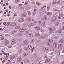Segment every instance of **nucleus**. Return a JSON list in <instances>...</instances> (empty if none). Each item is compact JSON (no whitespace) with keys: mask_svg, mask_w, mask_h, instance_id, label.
I'll list each match as a JSON object with an SVG mask.
<instances>
[{"mask_svg":"<svg viewBox=\"0 0 64 64\" xmlns=\"http://www.w3.org/2000/svg\"><path fill=\"white\" fill-rule=\"evenodd\" d=\"M10 23H11V22H8L7 23V24H8V25H9L10 24Z\"/></svg>","mask_w":64,"mask_h":64,"instance_id":"c03bdc74","label":"nucleus"},{"mask_svg":"<svg viewBox=\"0 0 64 64\" xmlns=\"http://www.w3.org/2000/svg\"><path fill=\"white\" fill-rule=\"evenodd\" d=\"M38 22V19H37L35 21H34V23H37Z\"/></svg>","mask_w":64,"mask_h":64,"instance_id":"ea45409f","label":"nucleus"},{"mask_svg":"<svg viewBox=\"0 0 64 64\" xmlns=\"http://www.w3.org/2000/svg\"><path fill=\"white\" fill-rule=\"evenodd\" d=\"M20 27L19 26H18L15 27V28L16 29H19L20 28Z\"/></svg>","mask_w":64,"mask_h":64,"instance_id":"a211bd4d","label":"nucleus"},{"mask_svg":"<svg viewBox=\"0 0 64 64\" xmlns=\"http://www.w3.org/2000/svg\"><path fill=\"white\" fill-rule=\"evenodd\" d=\"M41 32H43L44 31L43 30H41Z\"/></svg>","mask_w":64,"mask_h":64,"instance_id":"4d7b16f0","label":"nucleus"},{"mask_svg":"<svg viewBox=\"0 0 64 64\" xmlns=\"http://www.w3.org/2000/svg\"><path fill=\"white\" fill-rule=\"evenodd\" d=\"M17 46H18V47L19 48V47H21L22 46L19 44H17Z\"/></svg>","mask_w":64,"mask_h":64,"instance_id":"cd10ccee","label":"nucleus"},{"mask_svg":"<svg viewBox=\"0 0 64 64\" xmlns=\"http://www.w3.org/2000/svg\"><path fill=\"white\" fill-rule=\"evenodd\" d=\"M47 45H48V46H50V44H49V42H47Z\"/></svg>","mask_w":64,"mask_h":64,"instance_id":"49530a36","label":"nucleus"},{"mask_svg":"<svg viewBox=\"0 0 64 64\" xmlns=\"http://www.w3.org/2000/svg\"><path fill=\"white\" fill-rule=\"evenodd\" d=\"M54 28L53 29H52L51 28H48V30L50 31V32H52L53 31H55V27H54Z\"/></svg>","mask_w":64,"mask_h":64,"instance_id":"423d86ee","label":"nucleus"},{"mask_svg":"<svg viewBox=\"0 0 64 64\" xmlns=\"http://www.w3.org/2000/svg\"><path fill=\"white\" fill-rule=\"evenodd\" d=\"M59 37V36H57L56 37H55L54 38L55 39H57Z\"/></svg>","mask_w":64,"mask_h":64,"instance_id":"a19ab883","label":"nucleus"},{"mask_svg":"<svg viewBox=\"0 0 64 64\" xmlns=\"http://www.w3.org/2000/svg\"><path fill=\"white\" fill-rule=\"evenodd\" d=\"M28 14L29 15L31 14V12L30 11H28Z\"/></svg>","mask_w":64,"mask_h":64,"instance_id":"72a5a7b5","label":"nucleus"},{"mask_svg":"<svg viewBox=\"0 0 64 64\" xmlns=\"http://www.w3.org/2000/svg\"><path fill=\"white\" fill-rule=\"evenodd\" d=\"M22 60V59L21 58H18L17 61L18 62H21Z\"/></svg>","mask_w":64,"mask_h":64,"instance_id":"6e6552de","label":"nucleus"},{"mask_svg":"<svg viewBox=\"0 0 64 64\" xmlns=\"http://www.w3.org/2000/svg\"><path fill=\"white\" fill-rule=\"evenodd\" d=\"M19 18L18 20V22H23L24 20V18Z\"/></svg>","mask_w":64,"mask_h":64,"instance_id":"7ed1b4c3","label":"nucleus"},{"mask_svg":"<svg viewBox=\"0 0 64 64\" xmlns=\"http://www.w3.org/2000/svg\"><path fill=\"white\" fill-rule=\"evenodd\" d=\"M4 14H6V12H4Z\"/></svg>","mask_w":64,"mask_h":64,"instance_id":"0e129e2a","label":"nucleus"},{"mask_svg":"<svg viewBox=\"0 0 64 64\" xmlns=\"http://www.w3.org/2000/svg\"><path fill=\"white\" fill-rule=\"evenodd\" d=\"M60 3V2L59 1H58V2L57 3V4H59V3Z\"/></svg>","mask_w":64,"mask_h":64,"instance_id":"3c124183","label":"nucleus"},{"mask_svg":"<svg viewBox=\"0 0 64 64\" xmlns=\"http://www.w3.org/2000/svg\"><path fill=\"white\" fill-rule=\"evenodd\" d=\"M28 48L30 49H31L32 48V46L31 44H29L28 45Z\"/></svg>","mask_w":64,"mask_h":64,"instance_id":"f3484780","label":"nucleus"},{"mask_svg":"<svg viewBox=\"0 0 64 64\" xmlns=\"http://www.w3.org/2000/svg\"><path fill=\"white\" fill-rule=\"evenodd\" d=\"M50 8V7L49 6H47V10L48 11V10H49V9Z\"/></svg>","mask_w":64,"mask_h":64,"instance_id":"473e14b6","label":"nucleus"},{"mask_svg":"<svg viewBox=\"0 0 64 64\" xmlns=\"http://www.w3.org/2000/svg\"><path fill=\"white\" fill-rule=\"evenodd\" d=\"M34 28L38 30H40V27H39L35 26L34 27Z\"/></svg>","mask_w":64,"mask_h":64,"instance_id":"ddd939ff","label":"nucleus"},{"mask_svg":"<svg viewBox=\"0 0 64 64\" xmlns=\"http://www.w3.org/2000/svg\"><path fill=\"white\" fill-rule=\"evenodd\" d=\"M36 11H37V10H36V9H34V13H36Z\"/></svg>","mask_w":64,"mask_h":64,"instance_id":"79ce46f5","label":"nucleus"},{"mask_svg":"<svg viewBox=\"0 0 64 64\" xmlns=\"http://www.w3.org/2000/svg\"><path fill=\"white\" fill-rule=\"evenodd\" d=\"M32 21H35V20L33 19H32Z\"/></svg>","mask_w":64,"mask_h":64,"instance_id":"69168bd1","label":"nucleus"},{"mask_svg":"<svg viewBox=\"0 0 64 64\" xmlns=\"http://www.w3.org/2000/svg\"><path fill=\"white\" fill-rule=\"evenodd\" d=\"M42 61H41L40 62H39V63H41L40 64H42V63H41V62H42Z\"/></svg>","mask_w":64,"mask_h":64,"instance_id":"680f3d73","label":"nucleus"},{"mask_svg":"<svg viewBox=\"0 0 64 64\" xmlns=\"http://www.w3.org/2000/svg\"><path fill=\"white\" fill-rule=\"evenodd\" d=\"M58 44V43H57V42H55L54 43V46L55 47V48H56V47H57Z\"/></svg>","mask_w":64,"mask_h":64,"instance_id":"1a4fd4ad","label":"nucleus"},{"mask_svg":"<svg viewBox=\"0 0 64 64\" xmlns=\"http://www.w3.org/2000/svg\"><path fill=\"white\" fill-rule=\"evenodd\" d=\"M24 49L25 50H26V51H27L28 50V48H26V47L24 48Z\"/></svg>","mask_w":64,"mask_h":64,"instance_id":"c9c22d12","label":"nucleus"},{"mask_svg":"<svg viewBox=\"0 0 64 64\" xmlns=\"http://www.w3.org/2000/svg\"><path fill=\"white\" fill-rule=\"evenodd\" d=\"M28 37H33V34H32L31 33H30L28 34Z\"/></svg>","mask_w":64,"mask_h":64,"instance_id":"9d476101","label":"nucleus"},{"mask_svg":"<svg viewBox=\"0 0 64 64\" xmlns=\"http://www.w3.org/2000/svg\"><path fill=\"white\" fill-rule=\"evenodd\" d=\"M8 54V53H6L5 54V55L6 56H7Z\"/></svg>","mask_w":64,"mask_h":64,"instance_id":"052dcab7","label":"nucleus"},{"mask_svg":"<svg viewBox=\"0 0 64 64\" xmlns=\"http://www.w3.org/2000/svg\"><path fill=\"white\" fill-rule=\"evenodd\" d=\"M56 3V2H52V4H55Z\"/></svg>","mask_w":64,"mask_h":64,"instance_id":"e433bc0d","label":"nucleus"},{"mask_svg":"<svg viewBox=\"0 0 64 64\" xmlns=\"http://www.w3.org/2000/svg\"><path fill=\"white\" fill-rule=\"evenodd\" d=\"M19 6L21 7V6H22V4H19Z\"/></svg>","mask_w":64,"mask_h":64,"instance_id":"09e8293b","label":"nucleus"},{"mask_svg":"<svg viewBox=\"0 0 64 64\" xmlns=\"http://www.w3.org/2000/svg\"><path fill=\"white\" fill-rule=\"evenodd\" d=\"M34 36L36 37H37L39 36V34L38 33L35 34L34 35Z\"/></svg>","mask_w":64,"mask_h":64,"instance_id":"4be33fe9","label":"nucleus"},{"mask_svg":"<svg viewBox=\"0 0 64 64\" xmlns=\"http://www.w3.org/2000/svg\"><path fill=\"white\" fill-rule=\"evenodd\" d=\"M33 49H34V48H33L32 49V52H33Z\"/></svg>","mask_w":64,"mask_h":64,"instance_id":"8fccbe9b","label":"nucleus"},{"mask_svg":"<svg viewBox=\"0 0 64 64\" xmlns=\"http://www.w3.org/2000/svg\"><path fill=\"white\" fill-rule=\"evenodd\" d=\"M62 53H64V50H62Z\"/></svg>","mask_w":64,"mask_h":64,"instance_id":"e2e57ef3","label":"nucleus"},{"mask_svg":"<svg viewBox=\"0 0 64 64\" xmlns=\"http://www.w3.org/2000/svg\"><path fill=\"white\" fill-rule=\"evenodd\" d=\"M20 64H23V62H22Z\"/></svg>","mask_w":64,"mask_h":64,"instance_id":"774afa93","label":"nucleus"},{"mask_svg":"<svg viewBox=\"0 0 64 64\" xmlns=\"http://www.w3.org/2000/svg\"><path fill=\"white\" fill-rule=\"evenodd\" d=\"M48 36V34L47 33L45 35H44V36L45 37H47Z\"/></svg>","mask_w":64,"mask_h":64,"instance_id":"f704fd0d","label":"nucleus"},{"mask_svg":"<svg viewBox=\"0 0 64 64\" xmlns=\"http://www.w3.org/2000/svg\"><path fill=\"white\" fill-rule=\"evenodd\" d=\"M15 40L14 39H12L11 40V44L12 45H13L15 44Z\"/></svg>","mask_w":64,"mask_h":64,"instance_id":"39448f33","label":"nucleus"},{"mask_svg":"<svg viewBox=\"0 0 64 64\" xmlns=\"http://www.w3.org/2000/svg\"><path fill=\"white\" fill-rule=\"evenodd\" d=\"M34 25V24L33 23H31L30 24L28 25L29 27H31V26H33Z\"/></svg>","mask_w":64,"mask_h":64,"instance_id":"dca6fc26","label":"nucleus"},{"mask_svg":"<svg viewBox=\"0 0 64 64\" xmlns=\"http://www.w3.org/2000/svg\"><path fill=\"white\" fill-rule=\"evenodd\" d=\"M50 61V59L48 58L46 59V63H48V62H49Z\"/></svg>","mask_w":64,"mask_h":64,"instance_id":"2eb2a0df","label":"nucleus"},{"mask_svg":"<svg viewBox=\"0 0 64 64\" xmlns=\"http://www.w3.org/2000/svg\"><path fill=\"white\" fill-rule=\"evenodd\" d=\"M24 44L26 45H27L28 44V41L26 40H24Z\"/></svg>","mask_w":64,"mask_h":64,"instance_id":"9b49d317","label":"nucleus"},{"mask_svg":"<svg viewBox=\"0 0 64 64\" xmlns=\"http://www.w3.org/2000/svg\"><path fill=\"white\" fill-rule=\"evenodd\" d=\"M58 18L59 19H60L61 18V17L60 16H58Z\"/></svg>","mask_w":64,"mask_h":64,"instance_id":"a18cd8bd","label":"nucleus"},{"mask_svg":"<svg viewBox=\"0 0 64 64\" xmlns=\"http://www.w3.org/2000/svg\"><path fill=\"white\" fill-rule=\"evenodd\" d=\"M62 32V29L61 28H59V30L58 31V33H61Z\"/></svg>","mask_w":64,"mask_h":64,"instance_id":"412c9836","label":"nucleus"},{"mask_svg":"<svg viewBox=\"0 0 64 64\" xmlns=\"http://www.w3.org/2000/svg\"><path fill=\"white\" fill-rule=\"evenodd\" d=\"M0 30H2V28H0Z\"/></svg>","mask_w":64,"mask_h":64,"instance_id":"338daca9","label":"nucleus"},{"mask_svg":"<svg viewBox=\"0 0 64 64\" xmlns=\"http://www.w3.org/2000/svg\"><path fill=\"white\" fill-rule=\"evenodd\" d=\"M56 20V17L55 16L53 17L51 19V21L52 22H54L55 21V20Z\"/></svg>","mask_w":64,"mask_h":64,"instance_id":"f03ea898","label":"nucleus"},{"mask_svg":"<svg viewBox=\"0 0 64 64\" xmlns=\"http://www.w3.org/2000/svg\"><path fill=\"white\" fill-rule=\"evenodd\" d=\"M46 19L47 18H46V17H44V18H42V20L39 21V23H40V24H42V26H44V25H45V23L44 22H43L42 23L43 20H46ZM41 23H42V24H41Z\"/></svg>","mask_w":64,"mask_h":64,"instance_id":"f257e3e1","label":"nucleus"},{"mask_svg":"<svg viewBox=\"0 0 64 64\" xmlns=\"http://www.w3.org/2000/svg\"><path fill=\"white\" fill-rule=\"evenodd\" d=\"M17 32V30H14L12 32V34H14V33H15Z\"/></svg>","mask_w":64,"mask_h":64,"instance_id":"a878e982","label":"nucleus"},{"mask_svg":"<svg viewBox=\"0 0 64 64\" xmlns=\"http://www.w3.org/2000/svg\"><path fill=\"white\" fill-rule=\"evenodd\" d=\"M14 58L13 57H12L10 58V60H13V59Z\"/></svg>","mask_w":64,"mask_h":64,"instance_id":"de8ad7c7","label":"nucleus"},{"mask_svg":"<svg viewBox=\"0 0 64 64\" xmlns=\"http://www.w3.org/2000/svg\"><path fill=\"white\" fill-rule=\"evenodd\" d=\"M7 47H8V48H11V47H12V46H11L10 44H9L7 46Z\"/></svg>","mask_w":64,"mask_h":64,"instance_id":"393cba45","label":"nucleus"},{"mask_svg":"<svg viewBox=\"0 0 64 64\" xmlns=\"http://www.w3.org/2000/svg\"><path fill=\"white\" fill-rule=\"evenodd\" d=\"M24 25L26 26H27L28 25V24H25Z\"/></svg>","mask_w":64,"mask_h":64,"instance_id":"864d4df0","label":"nucleus"},{"mask_svg":"<svg viewBox=\"0 0 64 64\" xmlns=\"http://www.w3.org/2000/svg\"><path fill=\"white\" fill-rule=\"evenodd\" d=\"M58 24H59V22H56L55 24V25L56 26H57L58 25Z\"/></svg>","mask_w":64,"mask_h":64,"instance_id":"c85d7f7f","label":"nucleus"},{"mask_svg":"<svg viewBox=\"0 0 64 64\" xmlns=\"http://www.w3.org/2000/svg\"><path fill=\"white\" fill-rule=\"evenodd\" d=\"M9 8L10 9H11V6H9Z\"/></svg>","mask_w":64,"mask_h":64,"instance_id":"bf43d9fd","label":"nucleus"},{"mask_svg":"<svg viewBox=\"0 0 64 64\" xmlns=\"http://www.w3.org/2000/svg\"><path fill=\"white\" fill-rule=\"evenodd\" d=\"M52 13L50 12H47V14L48 15H52Z\"/></svg>","mask_w":64,"mask_h":64,"instance_id":"5701e85b","label":"nucleus"},{"mask_svg":"<svg viewBox=\"0 0 64 64\" xmlns=\"http://www.w3.org/2000/svg\"><path fill=\"white\" fill-rule=\"evenodd\" d=\"M59 16L61 17H63L64 16V14L63 13L60 14H59Z\"/></svg>","mask_w":64,"mask_h":64,"instance_id":"bb28decb","label":"nucleus"},{"mask_svg":"<svg viewBox=\"0 0 64 64\" xmlns=\"http://www.w3.org/2000/svg\"><path fill=\"white\" fill-rule=\"evenodd\" d=\"M22 17H25L26 16V14H22Z\"/></svg>","mask_w":64,"mask_h":64,"instance_id":"7c9ffc66","label":"nucleus"},{"mask_svg":"<svg viewBox=\"0 0 64 64\" xmlns=\"http://www.w3.org/2000/svg\"><path fill=\"white\" fill-rule=\"evenodd\" d=\"M36 4H37V5H38V6H40V5H41V4L38 2H36Z\"/></svg>","mask_w":64,"mask_h":64,"instance_id":"aec40b11","label":"nucleus"},{"mask_svg":"<svg viewBox=\"0 0 64 64\" xmlns=\"http://www.w3.org/2000/svg\"><path fill=\"white\" fill-rule=\"evenodd\" d=\"M44 50L45 51H49V48L48 47H44Z\"/></svg>","mask_w":64,"mask_h":64,"instance_id":"0eeeda50","label":"nucleus"},{"mask_svg":"<svg viewBox=\"0 0 64 64\" xmlns=\"http://www.w3.org/2000/svg\"><path fill=\"white\" fill-rule=\"evenodd\" d=\"M14 2L16 3H18L19 2V0H15Z\"/></svg>","mask_w":64,"mask_h":64,"instance_id":"c756f323","label":"nucleus"},{"mask_svg":"<svg viewBox=\"0 0 64 64\" xmlns=\"http://www.w3.org/2000/svg\"><path fill=\"white\" fill-rule=\"evenodd\" d=\"M14 16H16L17 15V14H15L14 15Z\"/></svg>","mask_w":64,"mask_h":64,"instance_id":"6e6d98bb","label":"nucleus"},{"mask_svg":"<svg viewBox=\"0 0 64 64\" xmlns=\"http://www.w3.org/2000/svg\"><path fill=\"white\" fill-rule=\"evenodd\" d=\"M18 36H22V34H21V33H20L18 34Z\"/></svg>","mask_w":64,"mask_h":64,"instance_id":"4c0bfd02","label":"nucleus"},{"mask_svg":"<svg viewBox=\"0 0 64 64\" xmlns=\"http://www.w3.org/2000/svg\"><path fill=\"white\" fill-rule=\"evenodd\" d=\"M6 22H4V25H5L6 24Z\"/></svg>","mask_w":64,"mask_h":64,"instance_id":"603ef678","label":"nucleus"},{"mask_svg":"<svg viewBox=\"0 0 64 64\" xmlns=\"http://www.w3.org/2000/svg\"><path fill=\"white\" fill-rule=\"evenodd\" d=\"M58 47L59 48H62V44H59L58 46Z\"/></svg>","mask_w":64,"mask_h":64,"instance_id":"4468645a","label":"nucleus"},{"mask_svg":"<svg viewBox=\"0 0 64 64\" xmlns=\"http://www.w3.org/2000/svg\"><path fill=\"white\" fill-rule=\"evenodd\" d=\"M46 6H43L41 8V9H44V8H45V7H46Z\"/></svg>","mask_w":64,"mask_h":64,"instance_id":"37998d69","label":"nucleus"},{"mask_svg":"<svg viewBox=\"0 0 64 64\" xmlns=\"http://www.w3.org/2000/svg\"><path fill=\"white\" fill-rule=\"evenodd\" d=\"M16 23L15 22H14L10 24V26H11V25H12V26H16Z\"/></svg>","mask_w":64,"mask_h":64,"instance_id":"f8f14e48","label":"nucleus"},{"mask_svg":"<svg viewBox=\"0 0 64 64\" xmlns=\"http://www.w3.org/2000/svg\"><path fill=\"white\" fill-rule=\"evenodd\" d=\"M28 21H30L31 20V18H28Z\"/></svg>","mask_w":64,"mask_h":64,"instance_id":"58836bf2","label":"nucleus"},{"mask_svg":"<svg viewBox=\"0 0 64 64\" xmlns=\"http://www.w3.org/2000/svg\"><path fill=\"white\" fill-rule=\"evenodd\" d=\"M28 54L27 53H24V56H27V55H28Z\"/></svg>","mask_w":64,"mask_h":64,"instance_id":"2f4dec72","label":"nucleus"},{"mask_svg":"<svg viewBox=\"0 0 64 64\" xmlns=\"http://www.w3.org/2000/svg\"><path fill=\"white\" fill-rule=\"evenodd\" d=\"M4 59L5 60H7V58H6L5 57H4Z\"/></svg>","mask_w":64,"mask_h":64,"instance_id":"5fc2aeb1","label":"nucleus"},{"mask_svg":"<svg viewBox=\"0 0 64 64\" xmlns=\"http://www.w3.org/2000/svg\"><path fill=\"white\" fill-rule=\"evenodd\" d=\"M8 42H9L8 41V40H6L5 41V42L6 44L7 45Z\"/></svg>","mask_w":64,"mask_h":64,"instance_id":"b1692460","label":"nucleus"},{"mask_svg":"<svg viewBox=\"0 0 64 64\" xmlns=\"http://www.w3.org/2000/svg\"><path fill=\"white\" fill-rule=\"evenodd\" d=\"M26 30V29L25 28H20V32H24Z\"/></svg>","mask_w":64,"mask_h":64,"instance_id":"20e7f679","label":"nucleus"},{"mask_svg":"<svg viewBox=\"0 0 64 64\" xmlns=\"http://www.w3.org/2000/svg\"><path fill=\"white\" fill-rule=\"evenodd\" d=\"M22 50L21 49H20V50L19 51V53L20 54H21L22 53Z\"/></svg>","mask_w":64,"mask_h":64,"instance_id":"6ab92c4d","label":"nucleus"},{"mask_svg":"<svg viewBox=\"0 0 64 64\" xmlns=\"http://www.w3.org/2000/svg\"><path fill=\"white\" fill-rule=\"evenodd\" d=\"M5 62V60H3L2 61V62L3 63H4Z\"/></svg>","mask_w":64,"mask_h":64,"instance_id":"13d9d810","label":"nucleus"}]
</instances>
